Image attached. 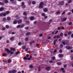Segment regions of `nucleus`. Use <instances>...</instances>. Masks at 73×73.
Instances as JSON below:
<instances>
[{"label":"nucleus","mask_w":73,"mask_h":73,"mask_svg":"<svg viewBox=\"0 0 73 73\" xmlns=\"http://www.w3.org/2000/svg\"><path fill=\"white\" fill-rule=\"evenodd\" d=\"M3 56H4V57H5L6 56V54L5 53H4L3 54Z\"/></svg>","instance_id":"nucleus-56"},{"label":"nucleus","mask_w":73,"mask_h":73,"mask_svg":"<svg viewBox=\"0 0 73 73\" xmlns=\"http://www.w3.org/2000/svg\"><path fill=\"white\" fill-rule=\"evenodd\" d=\"M14 40V37H11L10 38V40L11 41H13Z\"/></svg>","instance_id":"nucleus-25"},{"label":"nucleus","mask_w":73,"mask_h":73,"mask_svg":"<svg viewBox=\"0 0 73 73\" xmlns=\"http://www.w3.org/2000/svg\"><path fill=\"white\" fill-rule=\"evenodd\" d=\"M58 56V57H59L60 58H62V57H64V55L61 54H59Z\"/></svg>","instance_id":"nucleus-7"},{"label":"nucleus","mask_w":73,"mask_h":73,"mask_svg":"<svg viewBox=\"0 0 73 73\" xmlns=\"http://www.w3.org/2000/svg\"><path fill=\"white\" fill-rule=\"evenodd\" d=\"M44 3L43 2L40 3L38 6L39 8L40 9H42V8H43L44 7V6L43 5H44Z\"/></svg>","instance_id":"nucleus-2"},{"label":"nucleus","mask_w":73,"mask_h":73,"mask_svg":"<svg viewBox=\"0 0 73 73\" xmlns=\"http://www.w3.org/2000/svg\"><path fill=\"white\" fill-rule=\"evenodd\" d=\"M72 24V22H70L69 23V25H71V24Z\"/></svg>","instance_id":"nucleus-60"},{"label":"nucleus","mask_w":73,"mask_h":73,"mask_svg":"<svg viewBox=\"0 0 73 73\" xmlns=\"http://www.w3.org/2000/svg\"><path fill=\"white\" fill-rule=\"evenodd\" d=\"M25 29H26V30H27V29H29V27H26L25 28Z\"/></svg>","instance_id":"nucleus-37"},{"label":"nucleus","mask_w":73,"mask_h":73,"mask_svg":"<svg viewBox=\"0 0 73 73\" xmlns=\"http://www.w3.org/2000/svg\"><path fill=\"white\" fill-rule=\"evenodd\" d=\"M68 15H71V12H69L68 13Z\"/></svg>","instance_id":"nucleus-62"},{"label":"nucleus","mask_w":73,"mask_h":73,"mask_svg":"<svg viewBox=\"0 0 73 73\" xmlns=\"http://www.w3.org/2000/svg\"><path fill=\"white\" fill-rule=\"evenodd\" d=\"M22 8H25V5H24V3L23 2L22 3Z\"/></svg>","instance_id":"nucleus-6"},{"label":"nucleus","mask_w":73,"mask_h":73,"mask_svg":"<svg viewBox=\"0 0 73 73\" xmlns=\"http://www.w3.org/2000/svg\"><path fill=\"white\" fill-rule=\"evenodd\" d=\"M72 3V0H70L68 1V3Z\"/></svg>","instance_id":"nucleus-42"},{"label":"nucleus","mask_w":73,"mask_h":73,"mask_svg":"<svg viewBox=\"0 0 73 73\" xmlns=\"http://www.w3.org/2000/svg\"><path fill=\"white\" fill-rule=\"evenodd\" d=\"M5 29V27H3L2 29V31H4Z\"/></svg>","instance_id":"nucleus-59"},{"label":"nucleus","mask_w":73,"mask_h":73,"mask_svg":"<svg viewBox=\"0 0 73 73\" xmlns=\"http://www.w3.org/2000/svg\"><path fill=\"white\" fill-rule=\"evenodd\" d=\"M10 49L11 50H15V48H13L12 47H11L10 48Z\"/></svg>","instance_id":"nucleus-28"},{"label":"nucleus","mask_w":73,"mask_h":73,"mask_svg":"<svg viewBox=\"0 0 73 73\" xmlns=\"http://www.w3.org/2000/svg\"><path fill=\"white\" fill-rule=\"evenodd\" d=\"M60 37V36L58 35H57V36H56V37L57 38H59V37Z\"/></svg>","instance_id":"nucleus-61"},{"label":"nucleus","mask_w":73,"mask_h":73,"mask_svg":"<svg viewBox=\"0 0 73 73\" xmlns=\"http://www.w3.org/2000/svg\"><path fill=\"white\" fill-rule=\"evenodd\" d=\"M6 13H3V16H6Z\"/></svg>","instance_id":"nucleus-55"},{"label":"nucleus","mask_w":73,"mask_h":73,"mask_svg":"<svg viewBox=\"0 0 73 73\" xmlns=\"http://www.w3.org/2000/svg\"><path fill=\"white\" fill-rule=\"evenodd\" d=\"M72 34V32L69 31L68 33V35H70Z\"/></svg>","instance_id":"nucleus-30"},{"label":"nucleus","mask_w":73,"mask_h":73,"mask_svg":"<svg viewBox=\"0 0 73 73\" xmlns=\"http://www.w3.org/2000/svg\"><path fill=\"white\" fill-rule=\"evenodd\" d=\"M4 10V8L3 7H1L0 8V11H3Z\"/></svg>","instance_id":"nucleus-18"},{"label":"nucleus","mask_w":73,"mask_h":73,"mask_svg":"<svg viewBox=\"0 0 73 73\" xmlns=\"http://www.w3.org/2000/svg\"><path fill=\"white\" fill-rule=\"evenodd\" d=\"M42 16H45V14L44 13H43L42 14Z\"/></svg>","instance_id":"nucleus-48"},{"label":"nucleus","mask_w":73,"mask_h":73,"mask_svg":"<svg viewBox=\"0 0 73 73\" xmlns=\"http://www.w3.org/2000/svg\"><path fill=\"white\" fill-rule=\"evenodd\" d=\"M31 58H32V56L31 55L30 56V58H27V57L25 56L23 58V59L24 60H31Z\"/></svg>","instance_id":"nucleus-4"},{"label":"nucleus","mask_w":73,"mask_h":73,"mask_svg":"<svg viewBox=\"0 0 73 73\" xmlns=\"http://www.w3.org/2000/svg\"><path fill=\"white\" fill-rule=\"evenodd\" d=\"M5 50L6 52V51H7V52L8 53H9L10 52V54H13V53H14V52H13L11 51V50H9V49L8 48H5Z\"/></svg>","instance_id":"nucleus-3"},{"label":"nucleus","mask_w":73,"mask_h":73,"mask_svg":"<svg viewBox=\"0 0 73 73\" xmlns=\"http://www.w3.org/2000/svg\"><path fill=\"white\" fill-rule=\"evenodd\" d=\"M7 20H11V17H8L7 18Z\"/></svg>","instance_id":"nucleus-32"},{"label":"nucleus","mask_w":73,"mask_h":73,"mask_svg":"<svg viewBox=\"0 0 73 73\" xmlns=\"http://www.w3.org/2000/svg\"><path fill=\"white\" fill-rule=\"evenodd\" d=\"M35 17L33 16H31L30 17V19L31 20L33 21L34 20Z\"/></svg>","instance_id":"nucleus-11"},{"label":"nucleus","mask_w":73,"mask_h":73,"mask_svg":"<svg viewBox=\"0 0 73 73\" xmlns=\"http://www.w3.org/2000/svg\"><path fill=\"white\" fill-rule=\"evenodd\" d=\"M8 63H11L12 62V60L11 59H8L7 60Z\"/></svg>","instance_id":"nucleus-21"},{"label":"nucleus","mask_w":73,"mask_h":73,"mask_svg":"<svg viewBox=\"0 0 73 73\" xmlns=\"http://www.w3.org/2000/svg\"><path fill=\"white\" fill-rule=\"evenodd\" d=\"M63 19H64V21H66L67 20V18H63Z\"/></svg>","instance_id":"nucleus-51"},{"label":"nucleus","mask_w":73,"mask_h":73,"mask_svg":"<svg viewBox=\"0 0 73 73\" xmlns=\"http://www.w3.org/2000/svg\"><path fill=\"white\" fill-rule=\"evenodd\" d=\"M17 19H15L14 20V21L13 22V24H17Z\"/></svg>","instance_id":"nucleus-9"},{"label":"nucleus","mask_w":73,"mask_h":73,"mask_svg":"<svg viewBox=\"0 0 73 73\" xmlns=\"http://www.w3.org/2000/svg\"><path fill=\"white\" fill-rule=\"evenodd\" d=\"M21 45V42H19L18 43V45L20 46V45Z\"/></svg>","instance_id":"nucleus-39"},{"label":"nucleus","mask_w":73,"mask_h":73,"mask_svg":"<svg viewBox=\"0 0 73 73\" xmlns=\"http://www.w3.org/2000/svg\"><path fill=\"white\" fill-rule=\"evenodd\" d=\"M65 11H64L62 14V15H65Z\"/></svg>","instance_id":"nucleus-50"},{"label":"nucleus","mask_w":73,"mask_h":73,"mask_svg":"<svg viewBox=\"0 0 73 73\" xmlns=\"http://www.w3.org/2000/svg\"><path fill=\"white\" fill-rule=\"evenodd\" d=\"M23 15H27V13L26 12H24L23 13Z\"/></svg>","instance_id":"nucleus-49"},{"label":"nucleus","mask_w":73,"mask_h":73,"mask_svg":"<svg viewBox=\"0 0 73 73\" xmlns=\"http://www.w3.org/2000/svg\"><path fill=\"white\" fill-rule=\"evenodd\" d=\"M64 1H62L60 2L59 3V4L60 5H64Z\"/></svg>","instance_id":"nucleus-8"},{"label":"nucleus","mask_w":73,"mask_h":73,"mask_svg":"<svg viewBox=\"0 0 73 73\" xmlns=\"http://www.w3.org/2000/svg\"><path fill=\"white\" fill-rule=\"evenodd\" d=\"M46 70H50V68L49 67H47L46 68Z\"/></svg>","instance_id":"nucleus-19"},{"label":"nucleus","mask_w":73,"mask_h":73,"mask_svg":"<svg viewBox=\"0 0 73 73\" xmlns=\"http://www.w3.org/2000/svg\"><path fill=\"white\" fill-rule=\"evenodd\" d=\"M59 52L60 53H62V50L61 49L59 50Z\"/></svg>","instance_id":"nucleus-43"},{"label":"nucleus","mask_w":73,"mask_h":73,"mask_svg":"<svg viewBox=\"0 0 73 73\" xmlns=\"http://www.w3.org/2000/svg\"><path fill=\"white\" fill-rule=\"evenodd\" d=\"M31 3H32V2L31 1H30L28 2V4L29 5H31Z\"/></svg>","instance_id":"nucleus-20"},{"label":"nucleus","mask_w":73,"mask_h":73,"mask_svg":"<svg viewBox=\"0 0 73 73\" xmlns=\"http://www.w3.org/2000/svg\"><path fill=\"white\" fill-rule=\"evenodd\" d=\"M20 53V52L19 51H17L15 53V54L14 55V56H16L17 55H18Z\"/></svg>","instance_id":"nucleus-17"},{"label":"nucleus","mask_w":73,"mask_h":73,"mask_svg":"<svg viewBox=\"0 0 73 73\" xmlns=\"http://www.w3.org/2000/svg\"><path fill=\"white\" fill-rule=\"evenodd\" d=\"M57 64L58 65H60L61 64V62H58L57 63Z\"/></svg>","instance_id":"nucleus-27"},{"label":"nucleus","mask_w":73,"mask_h":73,"mask_svg":"<svg viewBox=\"0 0 73 73\" xmlns=\"http://www.w3.org/2000/svg\"><path fill=\"white\" fill-rule=\"evenodd\" d=\"M4 1L5 2V3H9V1H8V0H4Z\"/></svg>","instance_id":"nucleus-22"},{"label":"nucleus","mask_w":73,"mask_h":73,"mask_svg":"<svg viewBox=\"0 0 73 73\" xmlns=\"http://www.w3.org/2000/svg\"><path fill=\"white\" fill-rule=\"evenodd\" d=\"M66 48L67 50H70V49H72L73 48L72 46H68L66 47Z\"/></svg>","instance_id":"nucleus-5"},{"label":"nucleus","mask_w":73,"mask_h":73,"mask_svg":"<svg viewBox=\"0 0 73 73\" xmlns=\"http://www.w3.org/2000/svg\"><path fill=\"white\" fill-rule=\"evenodd\" d=\"M32 4L33 5H35L36 4V2L35 1H33L32 2Z\"/></svg>","instance_id":"nucleus-29"},{"label":"nucleus","mask_w":73,"mask_h":73,"mask_svg":"<svg viewBox=\"0 0 73 73\" xmlns=\"http://www.w3.org/2000/svg\"><path fill=\"white\" fill-rule=\"evenodd\" d=\"M43 11L44 12H46L48 11V9L46 8H45L44 9Z\"/></svg>","instance_id":"nucleus-14"},{"label":"nucleus","mask_w":73,"mask_h":73,"mask_svg":"<svg viewBox=\"0 0 73 73\" xmlns=\"http://www.w3.org/2000/svg\"><path fill=\"white\" fill-rule=\"evenodd\" d=\"M52 59L53 60H54L56 59V58L55 57V56H53L52 57Z\"/></svg>","instance_id":"nucleus-40"},{"label":"nucleus","mask_w":73,"mask_h":73,"mask_svg":"<svg viewBox=\"0 0 73 73\" xmlns=\"http://www.w3.org/2000/svg\"><path fill=\"white\" fill-rule=\"evenodd\" d=\"M17 28H20V25H18L17 26Z\"/></svg>","instance_id":"nucleus-33"},{"label":"nucleus","mask_w":73,"mask_h":73,"mask_svg":"<svg viewBox=\"0 0 73 73\" xmlns=\"http://www.w3.org/2000/svg\"><path fill=\"white\" fill-rule=\"evenodd\" d=\"M60 48H62L63 47V45L61 44L60 46Z\"/></svg>","instance_id":"nucleus-34"},{"label":"nucleus","mask_w":73,"mask_h":73,"mask_svg":"<svg viewBox=\"0 0 73 73\" xmlns=\"http://www.w3.org/2000/svg\"><path fill=\"white\" fill-rule=\"evenodd\" d=\"M37 23V21H35L34 22V24H36Z\"/></svg>","instance_id":"nucleus-63"},{"label":"nucleus","mask_w":73,"mask_h":73,"mask_svg":"<svg viewBox=\"0 0 73 73\" xmlns=\"http://www.w3.org/2000/svg\"><path fill=\"white\" fill-rule=\"evenodd\" d=\"M25 26V25L22 24L20 25V28H23Z\"/></svg>","instance_id":"nucleus-13"},{"label":"nucleus","mask_w":73,"mask_h":73,"mask_svg":"<svg viewBox=\"0 0 73 73\" xmlns=\"http://www.w3.org/2000/svg\"><path fill=\"white\" fill-rule=\"evenodd\" d=\"M41 70V68L40 67H38V71H40Z\"/></svg>","instance_id":"nucleus-54"},{"label":"nucleus","mask_w":73,"mask_h":73,"mask_svg":"<svg viewBox=\"0 0 73 73\" xmlns=\"http://www.w3.org/2000/svg\"><path fill=\"white\" fill-rule=\"evenodd\" d=\"M12 73H16L17 72V70H12Z\"/></svg>","instance_id":"nucleus-15"},{"label":"nucleus","mask_w":73,"mask_h":73,"mask_svg":"<svg viewBox=\"0 0 73 73\" xmlns=\"http://www.w3.org/2000/svg\"><path fill=\"white\" fill-rule=\"evenodd\" d=\"M28 50V48H27L25 49V51L26 52H27Z\"/></svg>","instance_id":"nucleus-57"},{"label":"nucleus","mask_w":73,"mask_h":73,"mask_svg":"<svg viewBox=\"0 0 73 73\" xmlns=\"http://www.w3.org/2000/svg\"><path fill=\"white\" fill-rule=\"evenodd\" d=\"M62 44L65 45V44L66 45H68L69 44V42L68 40H63L62 41Z\"/></svg>","instance_id":"nucleus-1"},{"label":"nucleus","mask_w":73,"mask_h":73,"mask_svg":"<svg viewBox=\"0 0 73 73\" xmlns=\"http://www.w3.org/2000/svg\"><path fill=\"white\" fill-rule=\"evenodd\" d=\"M12 3H13L14 4H15V5L16 4V2H15V1H14L13 2H12Z\"/></svg>","instance_id":"nucleus-44"},{"label":"nucleus","mask_w":73,"mask_h":73,"mask_svg":"<svg viewBox=\"0 0 73 73\" xmlns=\"http://www.w3.org/2000/svg\"><path fill=\"white\" fill-rule=\"evenodd\" d=\"M7 19L5 18H4L3 19V21H6V20Z\"/></svg>","instance_id":"nucleus-31"},{"label":"nucleus","mask_w":73,"mask_h":73,"mask_svg":"<svg viewBox=\"0 0 73 73\" xmlns=\"http://www.w3.org/2000/svg\"><path fill=\"white\" fill-rule=\"evenodd\" d=\"M29 39L28 38H25V41H28V39Z\"/></svg>","instance_id":"nucleus-36"},{"label":"nucleus","mask_w":73,"mask_h":73,"mask_svg":"<svg viewBox=\"0 0 73 73\" xmlns=\"http://www.w3.org/2000/svg\"><path fill=\"white\" fill-rule=\"evenodd\" d=\"M29 67L30 68H31V69H32V68H33V65H30L29 66Z\"/></svg>","instance_id":"nucleus-35"},{"label":"nucleus","mask_w":73,"mask_h":73,"mask_svg":"<svg viewBox=\"0 0 73 73\" xmlns=\"http://www.w3.org/2000/svg\"><path fill=\"white\" fill-rule=\"evenodd\" d=\"M1 5H4V3H1Z\"/></svg>","instance_id":"nucleus-45"},{"label":"nucleus","mask_w":73,"mask_h":73,"mask_svg":"<svg viewBox=\"0 0 73 73\" xmlns=\"http://www.w3.org/2000/svg\"><path fill=\"white\" fill-rule=\"evenodd\" d=\"M8 73H12V71H9V72Z\"/></svg>","instance_id":"nucleus-64"},{"label":"nucleus","mask_w":73,"mask_h":73,"mask_svg":"<svg viewBox=\"0 0 73 73\" xmlns=\"http://www.w3.org/2000/svg\"><path fill=\"white\" fill-rule=\"evenodd\" d=\"M67 66V65H66V64L64 65V68H66Z\"/></svg>","instance_id":"nucleus-53"},{"label":"nucleus","mask_w":73,"mask_h":73,"mask_svg":"<svg viewBox=\"0 0 73 73\" xmlns=\"http://www.w3.org/2000/svg\"><path fill=\"white\" fill-rule=\"evenodd\" d=\"M31 33L30 32L27 33L26 34V36H29V35H30Z\"/></svg>","instance_id":"nucleus-24"},{"label":"nucleus","mask_w":73,"mask_h":73,"mask_svg":"<svg viewBox=\"0 0 73 73\" xmlns=\"http://www.w3.org/2000/svg\"><path fill=\"white\" fill-rule=\"evenodd\" d=\"M3 15V13H1L0 14V16H2Z\"/></svg>","instance_id":"nucleus-52"},{"label":"nucleus","mask_w":73,"mask_h":73,"mask_svg":"<svg viewBox=\"0 0 73 73\" xmlns=\"http://www.w3.org/2000/svg\"><path fill=\"white\" fill-rule=\"evenodd\" d=\"M62 35H63V33H61L60 34V36L61 37H62Z\"/></svg>","instance_id":"nucleus-47"},{"label":"nucleus","mask_w":73,"mask_h":73,"mask_svg":"<svg viewBox=\"0 0 73 73\" xmlns=\"http://www.w3.org/2000/svg\"><path fill=\"white\" fill-rule=\"evenodd\" d=\"M61 22H64V18L62 19L61 20Z\"/></svg>","instance_id":"nucleus-41"},{"label":"nucleus","mask_w":73,"mask_h":73,"mask_svg":"<svg viewBox=\"0 0 73 73\" xmlns=\"http://www.w3.org/2000/svg\"><path fill=\"white\" fill-rule=\"evenodd\" d=\"M57 39H56V40H55L54 41V45H55L56 44V42H57Z\"/></svg>","instance_id":"nucleus-23"},{"label":"nucleus","mask_w":73,"mask_h":73,"mask_svg":"<svg viewBox=\"0 0 73 73\" xmlns=\"http://www.w3.org/2000/svg\"><path fill=\"white\" fill-rule=\"evenodd\" d=\"M22 22V19H19L17 21L18 23L19 24L21 23Z\"/></svg>","instance_id":"nucleus-10"},{"label":"nucleus","mask_w":73,"mask_h":73,"mask_svg":"<svg viewBox=\"0 0 73 73\" xmlns=\"http://www.w3.org/2000/svg\"><path fill=\"white\" fill-rule=\"evenodd\" d=\"M6 28H9V26L8 25H6L5 26Z\"/></svg>","instance_id":"nucleus-46"},{"label":"nucleus","mask_w":73,"mask_h":73,"mask_svg":"<svg viewBox=\"0 0 73 73\" xmlns=\"http://www.w3.org/2000/svg\"><path fill=\"white\" fill-rule=\"evenodd\" d=\"M60 70H62V72H63V73H65V70H64V68H61Z\"/></svg>","instance_id":"nucleus-16"},{"label":"nucleus","mask_w":73,"mask_h":73,"mask_svg":"<svg viewBox=\"0 0 73 73\" xmlns=\"http://www.w3.org/2000/svg\"><path fill=\"white\" fill-rule=\"evenodd\" d=\"M5 13L6 15H8L9 13V12L8 11H7Z\"/></svg>","instance_id":"nucleus-38"},{"label":"nucleus","mask_w":73,"mask_h":73,"mask_svg":"<svg viewBox=\"0 0 73 73\" xmlns=\"http://www.w3.org/2000/svg\"><path fill=\"white\" fill-rule=\"evenodd\" d=\"M54 52H57V50H54V52H53V53H54Z\"/></svg>","instance_id":"nucleus-58"},{"label":"nucleus","mask_w":73,"mask_h":73,"mask_svg":"<svg viewBox=\"0 0 73 73\" xmlns=\"http://www.w3.org/2000/svg\"><path fill=\"white\" fill-rule=\"evenodd\" d=\"M56 15H60V11H57L56 12Z\"/></svg>","instance_id":"nucleus-12"},{"label":"nucleus","mask_w":73,"mask_h":73,"mask_svg":"<svg viewBox=\"0 0 73 73\" xmlns=\"http://www.w3.org/2000/svg\"><path fill=\"white\" fill-rule=\"evenodd\" d=\"M22 48L23 49H25L26 48V46H23L22 47Z\"/></svg>","instance_id":"nucleus-26"}]
</instances>
